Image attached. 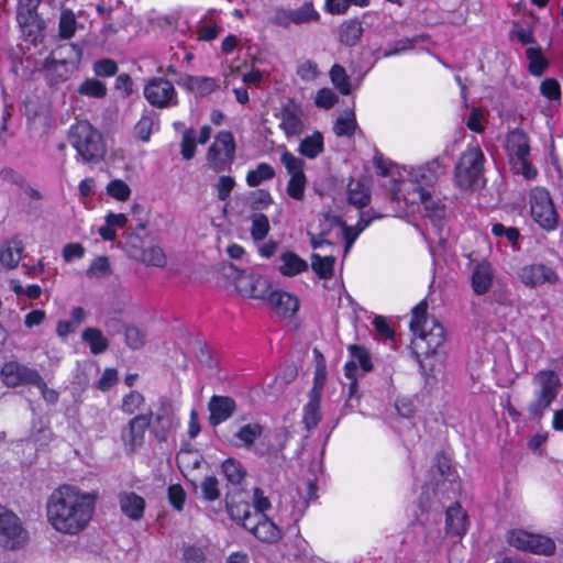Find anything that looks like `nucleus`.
Segmentation results:
<instances>
[{
	"label": "nucleus",
	"instance_id": "obj_1",
	"mask_svg": "<svg viewBox=\"0 0 563 563\" xmlns=\"http://www.w3.org/2000/svg\"><path fill=\"white\" fill-rule=\"evenodd\" d=\"M97 503L95 493L64 484L52 492L46 501V518L51 527L66 536H77L90 523Z\"/></svg>",
	"mask_w": 563,
	"mask_h": 563
},
{
	"label": "nucleus",
	"instance_id": "obj_2",
	"mask_svg": "<svg viewBox=\"0 0 563 563\" xmlns=\"http://www.w3.org/2000/svg\"><path fill=\"white\" fill-rule=\"evenodd\" d=\"M395 192L396 199H402L411 207V211L424 212L434 227L440 228L444 218V205L434 197V186L443 172L439 159H433L424 165L406 169Z\"/></svg>",
	"mask_w": 563,
	"mask_h": 563
},
{
	"label": "nucleus",
	"instance_id": "obj_3",
	"mask_svg": "<svg viewBox=\"0 0 563 563\" xmlns=\"http://www.w3.org/2000/svg\"><path fill=\"white\" fill-rule=\"evenodd\" d=\"M410 330L415 338L412 344L422 354H433L445 341L443 325L434 318L427 317V303L420 302L412 309Z\"/></svg>",
	"mask_w": 563,
	"mask_h": 563
},
{
	"label": "nucleus",
	"instance_id": "obj_4",
	"mask_svg": "<svg viewBox=\"0 0 563 563\" xmlns=\"http://www.w3.org/2000/svg\"><path fill=\"white\" fill-rule=\"evenodd\" d=\"M68 141L85 163H97L106 154L101 133L87 120L77 121L69 128Z\"/></svg>",
	"mask_w": 563,
	"mask_h": 563
},
{
	"label": "nucleus",
	"instance_id": "obj_5",
	"mask_svg": "<svg viewBox=\"0 0 563 563\" xmlns=\"http://www.w3.org/2000/svg\"><path fill=\"white\" fill-rule=\"evenodd\" d=\"M536 385L534 396L536 400L529 406V413L537 419H541L544 411L556 399L560 388L561 379L556 372L552 369H541L534 377Z\"/></svg>",
	"mask_w": 563,
	"mask_h": 563
},
{
	"label": "nucleus",
	"instance_id": "obj_6",
	"mask_svg": "<svg viewBox=\"0 0 563 563\" xmlns=\"http://www.w3.org/2000/svg\"><path fill=\"white\" fill-rule=\"evenodd\" d=\"M274 434L258 423H246L233 435L234 444L251 450L260 456L276 454L279 448L273 442Z\"/></svg>",
	"mask_w": 563,
	"mask_h": 563
},
{
	"label": "nucleus",
	"instance_id": "obj_7",
	"mask_svg": "<svg viewBox=\"0 0 563 563\" xmlns=\"http://www.w3.org/2000/svg\"><path fill=\"white\" fill-rule=\"evenodd\" d=\"M485 156L479 145L470 144L455 165L454 178L462 189L473 187L483 176Z\"/></svg>",
	"mask_w": 563,
	"mask_h": 563
},
{
	"label": "nucleus",
	"instance_id": "obj_8",
	"mask_svg": "<svg viewBox=\"0 0 563 563\" xmlns=\"http://www.w3.org/2000/svg\"><path fill=\"white\" fill-rule=\"evenodd\" d=\"M505 150L516 173L521 174L526 179L537 176V169L529 162L530 146L526 133L518 129L508 132Z\"/></svg>",
	"mask_w": 563,
	"mask_h": 563
},
{
	"label": "nucleus",
	"instance_id": "obj_9",
	"mask_svg": "<svg viewBox=\"0 0 563 563\" xmlns=\"http://www.w3.org/2000/svg\"><path fill=\"white\" fill-rule=\"evenodd\" d=\"M529 205L531 218L540 228L547 231L556 229L559 214L545 188H532L529 194Z\"/></svg>",
	"mask_w": 563,
	"mask_h": 563
},
{
	"label": "nucleus",
	"instance_id": "obj_10",
	"mask_svg": "<svg viewBox=\"0 0 563 563\" xmlns=\"http://www.w3.org/2000/svg\"><path fill=\"white\" fill-rule=\"evenodd\" d=\"M224 275L235 283V287L243 296L255 299H268L271 284L266 276L251 274L244 276L243 272L232 264L223 265Z\"/></svg>",
	"mask_w": 563,
	"mask_h": 563
},
{
	"label": "nucleus",
	"instance_id": "obj_11",
	"mask_svg": "<svg viewBox=\"0 0 563 563\" xmlns=\"http://www.w3.org/2000/svg\"><path fill=\"white\" fill-rule=\"evenodd\" d=\"M206 158L209 167L216 173L230 169L235 158L233 134L229 131L219 132L208 148Z\"/></svg>",
	"mask_w": 563,
	"mask_h": 563
},
{
	"label": "nucleus",
	"instance_id": "obj_12",
	"mask_svg": "<svg viewBox=\"0 0 563 563\" xmlns=\"http://www.w3.org/2000/svg\"><path fill=\"white\" fill-rule=\"evenodd\" d=\"M29 533L20 518L11 510L0 505V543L9 550L23 547Z\"/></svg>",
	"mask_w": 563,
	"mask_h": 563
},
{
	"label": "nucleus",
	"instance_id": "obj_13",
	"mask_svg": "<svg viewBox=\"0 0 563 563\" xmlns=\"http://www.w3.org/2000/svg\"><path fill=\"white\" fill-rule=\"evenodd\" d=\"M147 102L158 109L177 106L178 95L174 85L165 78L154 77L147 80L143 90Z\"/></svg>",
	"mask_w": 563,
	"mask_h": 563
},
{
	"label": "nucleus",
	"instance_id": "obj_14",
	"mask_svg": "<svg viewBox=\"0 0 563 563\" xmlns=\"http://www.w3.org/2000/svg\"><path fill=\"white\" fill-rule=\"evenodd\" d=\"M152 410L140 413L132 418L121 431V440L124 449L129 452L139 450L145 441L146 431L151 424Z\"/></svg>",
	"mask_w": 563,
	"mask_h": 563
},
{
	"label": "nucleus",
	"instance_id": "obj_15",
	"mask_svg": "<svg viewBox=\"0 0 563 563\" xmlns=\"http://www.w3.org/2000/svg\"><path fill=\"white\" fill-rule=\"evenodd\" d=\"M517 275L520 282L530 288L560 282L559 274L552 267L541 263L523 265L518 269Z\"/></svg>",
	"mask_w": 563,
	"mask_h": 563
},
{
	"label": "nucleus",
	"instance_id": "obj_16",
	"mask_svg": "<svg viewBox=\"0 0 563 563\" xmlns=\"http://www.w3.org/2000/svg\"><path fill=\"white\" fill-rule=\"evenodd\" d=\"M0 377L2 383L8 387L41 384L40 374L36 369L14 361L3 364L0 371Z\"/></svg>",
	"mask_w": 563,
	"mask_h": 563
},
{
	"label": "nucleus",
	"instance_id": "obj_17",
	"mask_svg": "<svg viewBox=\"0 0 563 563\" xmlns=\"http://www.w3.org/2000/svg\"><path fill=\"white\" fill-rule=\"evenodd\" d=\"M320 19L319 12L312 2H306L297 9H277L274 15V24L282 27H289L291 24L300 25L316 22Z\"/></svg>",
	"mask_w": 563,
	"mask_h": 563
},
{
	"label": "nucleus",
	"instance_id": "obj_18",
	"mask_svg": "<svg viewBox=\"0 0 563 563\" xmlns=\"http://www.w3.org/2000/svg\"><path fill=\"white\" fill-rule=\"evenodd\" d=\"M382 218L380 214H376L372 211L362 213L356 225L347 227L336 218L330 220L331 232H334L336 236H342L344 241V253L346 254L353 246L355 240L358 238L361 232L365 230L372 220Z\"/></svg>",
	"mask_w": 563,
	"mask_h": 563
},
{
	"label": "nucleus",
	"instance_id": "obj_19",
	"mask_svg": "<svg viewBox=\"0 0 563 563\" xmlns=\"http://www.w3.org/2000/svg\"><path fill=\"white\" fill-rule=\"evenodd\" d=\"M471 287L476 296H484L490 291L495 280V269L487 261L473 265L470 275Z\"/></svg>",
	"mask_w": 563,
	"mask_h": 563
},
{
	"label": "nucleus",
	"instance_id": "obj_20",
	"mask_svg": "<svg viewBox=\"0 0 563 563\" xmlns=\"http://www.w3.org/2000/svg\"><path fill=\"white\" fill-rule=\"evenodd\" d=\"M223 31L222 19L217 10H208L197 22L195 33L200 42H212Z\"/></svg>",
	"mask_w": 563,
	"mask_h": 563
},
{
	"label": "nucleus",
	"instance_id": "obj_21",
	"mask_svg": "<svg viewBox=\"0 0 563 563\" xmlns=\"http://www.w3.org/2000/svg\"><path fill=\"white\" fill-rule=\"evenodd\" d=\"M303 113L299 106L288 103L280 111L279 128L283 130L287 139L298 136L303 132L305 123Z\"/></svg>",
	"mask_w": 563,
	"mask_h": 563
},
{
	"label": "nucleus",
	"instance_id": "obj_22",
	"mask_svg": "<svg viewBox=\"0 0 563 563\" xmlns=\"http://www.w3.org/2000/svg\"><path fill=\"white\" fill-rule=\"evenodd\" d=\"M246 530L267 543L276 542L280 538V530L265 514L255 512V518L246 522Z\"/></svg>",
	"mask_w": 563,
	"mask_h": 563
},
{
	"label": "nucleus",
	"instance_id": "obj_23",
	"mask_svg": "<svg viewBox=\"0 0 563 563\" xmlns=\"http://www.w3.org/2000/svg\"><path fill=\"white\" fill-rule=\"evenodd\" d=\"M468 519L466 511L459 504H454L445 511L446 534L461 539L467 530Z\"/></svg>",
	"mask_w": 563,
	"mask_h": 563
},
{
	"label": "nucleus",
	"instance_id": "obj_24",
	"mask_svg": "<svg viewBox=\"0 0 563 563\" xmlns=\"http://www.w3.org/2000/svg\"><path fill=\"white\" fill-rule=\"evenodd\" d=\"M235 401L227 396H213L209 404V421L211 426H218L227 421L235 410Z\"/></svg>",
	"mask_w": 563,
	"mask_h": 563
},
{
	"label": "nucleus",
	"instance_id": "obj_25",
	"mask_svg": "<svg viewBox=\"0 0 563 563\" xmlns=\"http://www.w3.org/2000/svg\"><path fill=\"white\" fill-rule=\"evenodd\" d=\"M267 300L276 313L283 317H291L299 308L297 296L283 290L272 291Z\"/></svg>",
	"mask_w": 563,
	"mask_h": 563
},
{
	"label": "nucleus",
	"instance_id": "obj_26",
	"mask_svg": "<svg viewBox=\"0 0 563 563\" xmlns=\"http://www.w3.org/2000/svg\"><path fill=\"white\" fill-rule=\"evenodd\" d=\"M308 268V262L291 251L283 252L279 256L278 271L283 276L292 277L307 272Z\"/></svg>",
	"mask_w": 563,
	"mask_h": 563
},
{
	"label": "nucleus",
	"instance_id": "obj_27",
	"mask_svg": "<svg viewBox=\"0 0 563 563\" xmlns=\"http://www.w3.org/2000/svg\"><path fill=\"white\" fill-rule=\"evenodd\" d=\"M24 253L22 241L13 239L3 243L0 249V264L8 269L15 268Z\"/></svg>",
	"mask_w": 563,
	"mask_h": 563
},
{
	"label": "nucleus",
	"instance_id": "obj_28",
	"mask_svg": "<svg viewBox=\"0 0 563 563\" xmlns=\"http://www.w3.org/2000/svg\"><path fill=\"white\" fill-rule=\"evenodd\" d=\"M120 508L122 512L132 520L142 518L145 509V500L137 494L123 493L119 497Z\"/></svg>",
	"mask_w": 563,
	"mask_h": 563
},
{
	"label": "nucleus",
	"instance_id": "obj_29",
	"mask_svg": "<svg viewBox=\"0 0 563 563\" xmlns=\"http://www.w3.org/2000/svg\"><path fill=\"white\" fill-rule=\"evenodd\" d=\"M323 151V134L319 131H314L312 134L305 136L298 146L299 154L308 159L317 158Z\"/></svg>",
	"mask_w": 563,
	"mask_h": 563
},
{
	"label": "nucleus",
	"instance_id": "obj_30",
	"mask_svg": "<svg viewBox=\"0 0 563 563\" xmlns=\"http://www.w3.org/2000/svg\"><path fill=\"white\" fill-rule=\"evenodd\" d=\"M363 26L356 19L344 21L339 27L340 42L347 46H354L361 40Z\"/></svg>",
	"mask_w": 563,
	"mask_h": 563
},
{
	"label": "nucleus",
	"instance_id": "obj_31",
	"mask_svg": "<svg viewBox=\"0 0 563 563\" xmlns=\"http://www.w3.org/2000/svg\"><path fill=\"white\" fill-rule=\"evenodd\" d=\"M358 365L355 361H349L344 365V375L346 378L351 380L349 386V396L345 401V408L353 410L358 405V394H357V375H358Z\"/></svg>",
	"mask_w": 563,
	"mask_h": 563
},
{
	"label": "nucleus",
	"instance_id": "obj_32",
	"mask_svg": "<svg viewBox=\"0 0 563 563\" xmlns=\"http://www.w3.org/2000/svg\"><path fill=\"white\" fill-rule=\"evenodd\" d=\"M526 57L529 63V73L533 76H541L549 67V62L539 45L529 46L526 49Z\"/></svg>",
	"mask_w": 563,
	"mask_h": 563
},
{
	"label": "nucleus",
	"instance_id": "obj_33",
	"mask_svg": "<svg viewBox=\"0 0 563 563\" xmlns=\"http://www.w3.org/2000/svg\"><path fill=\"white\" fill-rule=\"evenodd\" d=\"M218 86V80L212 77L188 76L186 78V87L201 97L212 93Z\"/></svg>",
	"mask_w": 563,
	"mask_h": 563
},
{
	"label": "nucleus",
	"instance_id": "obj_34",
	"mask_svg": "<svg viewBox=\"0 0 563 563\" xmlns=\"http://www.w3.org/2000/svg\"><path fill=\"white\" fill-rule=\"evenodd\" d=\"M228 512L231 519L241 525L244 529H246V522L255 518L252 506L246 501L228 503Z\"/></svg>",
	"mask_w": 563,
	"mask_h": 563
},
{
	"label": "nucleus",
	"instance_id": "obj_35",
	"mask_svg": "<svg viewBox=\"0 0 563 563\" xmlns=\"http://www.w3.org/2000/svg\"><path fill=\"white\" fill-rule=\"evenodd\" d=\"M92 354H100L108 349L109 342L102 332L97 328H87L81 334Z\"/></svg>",
	"mask_w": 563,
	"mask_h": 563
},
{
	"label": "nucleus",
	"instance_id": "obj_36",
	"mask_svg": "<svg viewBox=\"0 0 563 563\" xmlns=\"http://www.w3.org/2000/svg\"><path fill=\"white\" fill-rule=\"evenodd\" d=\"M347 199L357 208L365 207L371 199L368 188L358 180H351L347 187Z\"/></svg>",
	"mask_w": 563,
	"mask_h": 563
},
{
	"label": "nucleus",
	"instance_id": "obj_37",
	"mask_svg": "<svg viewBox=\"0 0 563 563\" xmlns=\"http://www.w3.org/2000/svg\"><path fill=\"white\" fill-rule=\"evenodd\" d=\"M77 92L84 97L102 99L107 96L108 89L104 82L96 78H87L78 86Z\"/></svg>",
	"mask_w": 563,
	"mask_h": 563
},
{
	"label": "nucleus",
	"instance_id": "obj_38",
	"mask_svg": "<svg viewBox=\"0 0 563 563\" xmlns=\"http://www.w3.org/2000/svg\"><path fill=\"white\" fill-rule=\"evenodd\" d=\"M274 177L275 169L267 163H260L254 169L247 172L245 180L250 187H256Z\"/></svg>",
	"mask_w": 563,
	"mask_h": 563
},
{
	"label": "nucleus",
	"instance_id": "obj_39",
	"mask_svg": "<svg viewBox=\"0 0 563 563\" xmlns=\"http://www.w3.org/2000/svg\"><path fill=\"white\" fill-rule=\"evenodd\" d=\"M321 397L310 395L308 404L303 407V423L308 430L316 428L321 419Z\"/></svg>",
	"mask_w": 563,
	"mask_h": 563
},
{
	"label": "nucleus",
	"instance_id": "obj_40",
	"mask_svg": "<svg viewBox=\"0 0 563 563\" xmlns=\"http://www.w3.org/2000/svg\"><path fill=\"white\" fill-rule=\"evenodd\" d=\"M280 162L284 165L289 178L306 177L305 162L288 151H284L280 155Z\"/></svg>",
	"mask_w": 563,
	"mask_h": 563
},
{
	"label": "nucleus",
	"instance_id": "obj_41",
	"mask_svg": "<svg viewBox=\"0 0 563 563\" xmlns=\"http://www.w3.org/2000/svg\"><path fill=\"white\" fill-rule=\"evenodd\" d=\"M222 473L228 479L229 483L233 485H239L242 483V481L245 477V468L241 464V462L236 461L235 459H227L222 463Z\"/></svg>",
	"mask_w": 563,
	"mask_h": 563
},
{
	"label": "nucleus",
	"instance_id": "obj_42",
	"mask_svg": "<svg viewBox=\"0 0 563 563\" xmlns=\"http://www.w3.org/2000/svg\"><path fill=\"white\" fill-rule=\"evenodd\" d=\"M334 263L335 258L331 255L321 256L317 253L311 255V267L320 278L327 279L332 276Z\"/></svg>",
	"mask_w": 563,
	"mask_h": 563
},
{
	"label": "nucleus",
	"instance_id": "obj_43",
	"mask_svg": "<svg viewBox=\"0 0 563 563\" xmlns=\"http://www.w3.org/2000/svg\"><path fill=\"white\" fill-rule=\"evenodd\" d=\"M554 550L555 543L552 539L541 534H534L532 539L529 540L525 551L539 555H550L554 552Z\"/></svg>",
	"mask_w": 563,
	"mask_h": 563
},
{
	"label": "nucleus",
	"instance_id": "obj_44",
	"mask_svg": "<svg viewBox=\"0 0 563 563\" xmlns=\"http://www.w3.org/2000/svg\"><path fill=\"white\" fill-rule=\"evenodd\" d=\"M352 4L365 8L369 4V0H325L324 10L333 15H342L347 12Z\"/></svg>",
	"mask_w": 563,
	"mask_h": 563
},
{
	"label": "nucleus",
	"instance_id": "obj_45",
	"mask_svg": "<svg viewBox=\"0 0 563 563\" xmlns=\"http://www.w3.org/2000/svg\"><path fill=\"white\" fill-rule=\"evenodd\" d=\"M357 128L355 114L353 112H346L339 117L333 125V132L336 136L351 137Z\"/></svg>",
	"mask_w": 563,
	"mask_h": 563
},
{
	"label": "nucleus",
	"instance_id": "obj_46",
	"mask_svg": "<svg viewBox=\"0 0 563 563\" xmlns=\"http://www.w3.org/2000/svg\"><path fill=\"white\" fill-rule=\"evenodd\" d=\"M330 79L334 87L342 93V95H350L351 93V85H350V78L345 71V69L339 65L334 64L332 68L330 69Z\"/></svg>",
	"mask_w": 563,
	"mask_h": 563
},
{
	"label": "nucleus",
	"instance_id": "obj_47",
	"mask_svg": "<svg viewBox=\"0 0 563 563\" xmlns=\"http://www.w3.org/2000/svg\"><path fill=\"white\" fill-rule=\"evenodd\" d=\"M251 236L254 241H263L271 229L268 218L263 213H254L251 217Z\"/></svg>",
	"mask_w": 563,
	"mask_h": 563
},
{
	"label": "nucleus",
	"instance_id": "obj_48",
	"mask_svg": "<svg viewBox=\"0 0 563 563\" xmlns=\"http://www.w3.org/2000/svg\"><path fill=\"white\" fill-rule=\"evenodd\" d=\"M349 353L351 355V361L356 362L363 374L372 369L373 365L371 355L365 347L353 344L349 346Z\"/></svg>",
	"mask_w": 563,
	"mask_h": 563
},
{
	"label": "nucleus",
	"instance_id": "obj_49",
	"mask_svg": "<svg viewBox=\"0 0 563 563\" xmlns=\"http://www.w3.org/2000/svg\"><path fill=\"white\" fill-rule=\"evenodd\" d=\"M196 131L191 128L186 129L181 136L180 154L184 159L190 161L196 154Z\"/></svg>",
	"mask_w": 563,
	"mask_h": 563
},
{
	"label": "nucleus",
	"instance_id": "obj_50",
	"mask_svg": "<svg viewBox=\"0 0 563 563\" xmlns=\"http://www.w3.org/2000/svg\"><path fill=\"white\" fill-rule=\"evenodd\" d=\"M77 29L76 16L70 10H63L59 18V35L63 38L74 36Z\"/></svg>",
	"mask_w": 563,
	"mask_h": 563
},
{
	"label": "nucleus",
	"instance_id": "obj_51",
	"mask_svg": "<svg viewBox=\"0 0 563 563\" xmlns=\"http://www.w3.org/2000/svg\"><path fill=\"white\" fill-rule=\"evenodd\" d=\"M140 260L146 264L156 267H163L166 264V256L159 246H151L144 250Z\"/></svg>",
	"mask_w": 563,
	"mask_h": 563
},
{
	"label": "nucleus",
	"instance_id": "obj_52",
	"mask_svg": "<svg viewBox=\"0 0 563 563\" xmlns=\"http://www.w3.org/2000/svg\"><path fill=\"white\" fill-rule=\"evenodd\" d=\"M534 533L528 532L526 530L521 529H514L508 531L507 533V542L521 551H525L527 549V545L529 543V540L532 539Z\"/></svg>",
	"mask_w": 563,
	"mask_h": 563
},
{
	"label": "nucleus",
	"instance_id": "obj_53",
	"mask_svg": "<svg viewBox=\"0 0 563 563\" xmlns=\"http://www.w3.org/2000/svg\"><path fill=\"white\" fill-rule=\"evenodd\" d=\"M118 64L111 58H101L93 63L92 70L97 77L109 78L118 73Z\"/></svg>",
	"mask_w": 563,
	"mask_h": 563
},
{
	"label": "nucleus",
	"instance_id": "obj_54",
	"mask_svg": "<svg viewBox=\"0 0 563 563\" xmlns=\"http://www.w3.org/2000/svg\"><path fill=\"white\" fill-rule=\"evenodd\" d=\"M144 397L139 391L132 390L122 399L121 409L126 415H133L144 405Z\"/></svg>",
	"mask_w": 563,
	"mask_h": 563
},
{
	"label": "nucleus",
	"instance_id": "obj_55",
	"mask_svg": "<svg viewBox=\"0 0 563 563\" xmlns=\"http://www.w3.org/2000/svg\"><path fill=\"white\" fill-rule=\"evenodd\" d=\"M107 192L119 201H125L130 198L131 189L126 183L121 179H113L107 186Z\"/></svg>",
	"mask_w": 563,
	"mask_h": 563
},
{
	"label": "nucleus",
	"instance_id": "obj_56",
	"mask_svg": "<svg viewBox=\"0 0 563 563\" xmlns=\"http://www.w3.org/2000/svg\"><path fill=\"white\" fill-rule=\"evenodd\" d=\"M16 20L23 30L29 29L31 31L32 27H37L40 24L37 12L29 11L20 5H18Z\"/></svg>",
	"mask_w": 563,
	"mask_h": 563
},
{
	"label": "nucleus",
	"instance_id": "obj_57",
	"mask_svg": "<svg viewBox=\"0 0 563 563\" xmlns=\"http://www.w3.org/2000/svg\"><path fill=\"white\" fill-rule=\"evenodd\" d=\"M125 342L134 350L141 349L145 343V332L135 325L125 328Z\"/></svg>",
	"mask_w": 563,
	"mask_h": 563
},
{
	"label": "nucleus",
	"instance_id": "obj_58",
	"mask_svg": "<svg viewBox=\"0 0 563 563\" xmlns=\"http://www.w3.org/2000/svg\"><path fill=\"white\" fill-rule=\"evenodd\" d=\"M154 119L150 115H143L137 123L135 124L134 132L137 139L143 142H148L153 128H154Z\"/></svg>",
	"mask_w": 563,
	"mask_h": 563
},
{
	"label": "nucleus",
	"instance_id": "obj_59",
	"mask_svg": "<svg viewBox=\"0 0 563 563\" xmlns=\"http://www.w3.org/2000/svg\"><path fill=\"white\" fill-rule=\"evenodd\" d=\"M307 185V177L289 178L286 187L287 195L295 200H302Z\"/></svg>",
	"mask_w": 563,
	"mask_h": 563
},
{
	"label": "nucleus",
	"instance_id": "obj_60",
	"mask_svg": "<svg viewBox=\"0 0 563 563\" xmlns=\"http://www.w3.org/2000/svg\"><path fill=\"white\" fill-rule=\"evenodd\" d=\"M419 40H422V36H415L412 38H401V40H398V41H396L393 44V47L390 49L385 51L383 53V56L384 57H390V56H394V55H398V54L405 53L407 51H411V49H413L415 44Z\"/></svg>",
	"mask_w": 563,
	"mask_h": 563
},
{
	"label": "nucleus",
	"instance_id": "obj_61",
	"mask_svg": "<svg viewBox=\"0 0 563 563\" xmlns=\"http://www.w3.org/2000/svg\"><path fill=\"white\" fill-rule=\"evenodd\" d=\"M251 207L254 210L266 209L273 202V197L268 190L258 189L251 194Z\"/></svg>",
	"mask_w": 563,
	"mask_h": 563
},
{
	"label": "nucleus",
	"instance_id": "obj_62",
	"mask_svg": "<svg viewBox=\"0 0 563 563\" xmlns=\"http://www.w3.org/2000/svg\"><path fill=\"white\" fill-rule=\"evenodd\" d=\"M297 75L303 81H313L318 78L320 71L314 62L307 59L298 66Z\"/></svg>",
	"mask_w": 563,
	"mask_h": 563
},
{
	"label": "nucleus",
	"instance_id": "obj_63",
	"mask_svg": "<svg viewBox=\"0 0 563 563\" xmlns=\"http://www.w3.org/2000/svg\"><path fill=\"white\" fill-rule=\"evenodd\" d=\"M338 96L329 88H322L317 92L314 103L318 108L331 109L338 102Z\"/></svg>",
	"mask_w": 563,
	"mask_h": 563
},
{
	"label": "nucleus",
	"instance_id": "obj_64",
	"mask_svg": "<svg viewBox=\"0 0 563 563\" xmlns=\"http://www.w3.org/2000/svg\"><path fill=\"white\" fill-rule=\"evenodd\" d=\"M183 559L185 563H207L205 551L195 545H188L184 549Z\"/></svg>",
	"mask_w": 563,
	"mask_h": 563
}]
</instances>
